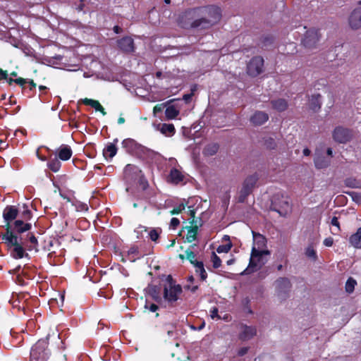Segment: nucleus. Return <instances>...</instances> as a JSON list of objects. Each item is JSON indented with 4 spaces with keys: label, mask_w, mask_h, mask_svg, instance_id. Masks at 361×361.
<instances>
[{
    "label": "nucleus",
    "mask_w": 361,
    "mask_h": 361,
    "mask_svg": "<svg viewBox=\"0 0 361 361\" xmlns=\"http://www.w3.org/2000/svg\"><path fill=\"white\" fill-rule=\"evenodd\" d=\"M253 245L252 247L250 263L241 274H249L261 268L268 261L270 255L267 248V240L261 234L252 231Z\"/></svg>",
    "instance_id": "f257e3e1"
},
{
    "label": "nucleus",
    "mask_w": 361,
    "mask_h": 361,
    "mask_svg": "<svg viewBox=\"0 0 361 361\" xmlns=\"http://www.w3.org/2000/svg\"><path fill=\"white\" fill-rule=\"evenodd\" d=\"M266 145H267V147H269L270 149H274L276 147V143L272 138L269 139L267 141Z\"/></svg>",
    "instance_id": "8fccbe9b"
},
{
    "label": "nucleus",
    "mask_w": 361,
    "mask_h": 361,
    "mask_svg": "<svg viewBox=\"0 0 361 361\" xmlns=\"http://www.w3.org/2000/svg\"><path fill=\"white\" fill-rule=\"evenodd\" d=\"M118 47L125 52H131L134 50L133 40L130 37H125L117 41Z\"/></svg>",
    "instance_id": "9b49d317"
},
{
    "label": "nucleus",
    "mask_w": 361,
    "mask_h": 361,
    "mask_svg": "<svg viewBox=\"0 0 361 361\" xmlns=\"http://www.w3.org/2000/svg\"><path fill=\"white\" fill-rule=\"evenodd\" d=\"M275 286L279 292H283L290 288V283L288 279L281 278L276 281Z\"/></svg>",
    "instance_id": "aec40b11"
},
{
    "label": "nucleus",
    "mask_w": 361,
    "mask_h": 361,
    "mask_svg": "<svg viewBox=\"0 0 361 361\" xmlns=\"http://www.w3.org/2000/svg\"><path fill=\"white\" fill-rule=\"evenodd\" d=\"M258 180V176L257 174H252L247 176L243 183V186L252 190Z\"/></svg>",
    "instance_id": "412c9836"
},
{
    "label": "nucleus",
    "mask_w": 361,
    "mask_h": 361,
    "mask_svg": "<svg viewBox=\"0 0 361 361\" xmlns=\"http://www.w3.org/2000/svg\"><path fill=\"white\" fill-rule=\"evenodd\" d=\"M247 352V348H242L238 351V355L242 356Z\"/></svg>",
    "instance_id": "13d9d810"
},
{
    "label": "nucleus",
    "mask_w": 361,
    "mask_h": 361,
    "mask_svg": "<svg viewBox=\"0 0 361 361\" xmlns=\"http://www.w3.org/2000/svg\"><path fill=\"white\" fill-rule=\"evenodd\" d=\"M320 39L319 30L314 28L307 30L302 40L303 46L308 49L317 48Z\"/></svg>",
    "instance_id": "39448f33"
},
{
    "label": "nucleus",
    "mask_w": 361,
    "mask_h": 361,
    "mask_svg": "<svg viewBox=\"0 0 361 361\" xmlns=\"http://www.w3.org/2000/svg\"><path fill=\"white\" fill-rule=\"evenodd\" d=\"M117 152V148L115 145L109 144L104 149V155L105 157L112 158Z\"/></svg>",
    "instance_id": "c85d7f7f"
},
{
    "label": "nucleus",
    "mask_w": 361,
    "mask_h": 361,
    "mask_svg": "<svg viewBox=\"0 0 361 361\" xmlns=\"http://www.w3.org/2000/svg\"><path fill=\"white\" fill-rule=\"evenodd\" d=\"M169 178L172 183L178 184L184 180L185 175L179 169L173 168L171 170Z\"/></svg>",
    "instance_id": "f3484780"
},
{
    "label": "nucleus",
    "mask_w": 361,
    "mask_h": 361,
    "mask_svg": "<svg viewBox=\"0 0 361 361\" xmlns=\"http://www.w3.org/2000/svg\"><path fill=\"white\" fill-rule=\"evenodd\" d=\"M152 298H154L157 302H159L160 301H161V298L159 296L157 295H152Z\"/></svg>",
    "instance_id": "338daca9"
},
{
    "label": "nucleus",
    "mask_w": 361,
    "mask_h": 361,
    "mask_svg": "<svg viewBox=\"0 0 361 361\" xmlns=\"http://www.w3.org/2000/svg\"><path fill=\"white\" fill-rule=\"evenodd\" d=\"M185 209V207L183 204H180L178 207L174 208L173 210L171 211V214H178L181 212L182 210Z\"/></svg>",
    "instance_id": "a18cd8bd"
},
{
    "label": "nucleus",
    "mask_w": 361,
    "mask_h": 361,
    "mask_svg": "<svg viewBox=\"0 0 361 361\" xmlns=\"http://www.w3.org/2000/svg\"><path fill=\"white\" fill-rule=\"evenodd\" d=\"M24 216L26 219H30V212L28 209H26L24 212Z\"/></svg>",
    "instance_id": "e2e57ef3"
},
{
    "label": "nucleus",
    "mask_w": 361,
    "mask_h": 361,
    "mask_svg": "<svg viewBox=\"0 0 361 361\" xmlns=\"http://www.w3.org/2000/svg\"><path fill=\"white\" fill-rule=\"evenodd\" d=\"M330 164V159L324 156L318 155L314 159V165L317 169L326 168Z\"/></svg>",
    "instance_id": "393cba45"
},
{
    "label": "nucleus",
    "mask_w": 361,
    "mask_h": 361,
    "mask_svg": "<svg viewBox=\"0 0 361 361\" xmlns=\"http://www.w3.org/2000/svg\"><path fill=\"white\" fill-rule=\"evenodd\" d=\"M269 119L268 114L262 111H257L250 118V121L255 126H261Z\"/></svg>",
    "instance_id": "dca6fc26"
},
{
    "label": "nucleus",
    "mask_w": 361,
    "mask_h": 361,
    "mask_svg": "<svg viewBox=\"0 0 361 361\" xmlns=\"http://www.w3.org/2000/svg\"><path fill=\"white\" fill-rule=\"evenodd\" d=\"M257 334V330L253 326H242L240 332V338L244 341L250 340Z\"/></svg>",
    "instance_id": "ddd939ff"
},
{
    "label": "nucleus",
    "mask_w": 361,
    "mask_h": 361,
    "mask_svg": "<svg viewBox=\"0 0 361 361\" xmlns=\"http://www.w3.org/2000/svg\"><path fill=\"white\" fill-rule=\"evenodd\" d=\"M333 243H334V240H333V238H325L324 240V245L326 247L332 246Z\"/></svg>",
    "instance_id": "603ef678"
},
{
    "label": "nucleus",
    "mask_w": 361,
    "mask_h": 361,
    "mask_svg": "<svg viewBox=\"0 0 361 361\" xmlns=\"http://www.w3.org/2000/svg\"><path fill=\"white\" fill-rule=\"evenodd\" d=\"M137 252V249L136 247H131L128 250V254H135Z\"/></svg>",
    "instance_id": "0e129e2a"
},
{
    "label": "nucleus",
    "mask_w": 361,
    "mask_h": 361,
    "mask_svg": "<svg viewBox=\"0 0 361 361\" xmlns=\"http://www.w3.org/2000/svg\"><path fill=\"white\" fill-rule=\"evenodd\" d=\"M149 235L152 241H156L159 236V233L157 229H152L149 232Z\"/></svg>",
    "instance_id": "79ce46f5"
},
{
    "label": "nucleus",
    "mask_w": 361,
    "mask_h": 361,
    "mask_svg": "<svg viewBox=\"0 0 361 361\" xmlns=\"http://www.w3.org/2000/svg\"><path fill=\"white\" fill-rule=\"evenodd\" d=\"M125 123V118L123 117H119L118 119V124H123Z\"/></svg>",
    "instance_id": "774afa93"
},
{
    "label": "nucleus",
    "mask_w": 361,
    "mask_h": 361,
    "mask_svg": "<svg viewBox=\"0 0 361 361\" xmlns=\"http://www.w3.org/2000/svg\"><path fill=\"white\" fill-rule=\"evenodd\" d=\"M159 130L162 134L166 136H171L175 133V128L173 124L163 123L160 125Z\"/></svg>",
    "instance_id": "a878e982"
},
{
    "label": "nucleus",
    "mask_w": 361,
    "mask_h": 361,
    "mask_svg": "<svg viewBox=\"0 0 361 361\" xmlns=\"http://www.w3.org/2000/svg\"><path fill=\"white\" fill-rule=\"evenodd\" d=\"M182 293V288L180 285L176 284L172 277L169 275L166 279V283L164 286V300L168 303L173 304L179 299Z\"/></svg>",
    "instance_id": "7ed1b4c3"
},
{
    "label": "nucleus",
    "mask_w": 361,
    "mask_h": 361,
    "mask_svg": "<svg viewBox=\"0 0 361 361\" xmlns=\"http://www.w3.org/2000/svg\"><path fill=\"white\" fill-rule=\"evenodd\" d=\"M18 209L13 206H8L6 207L3 212V217L5 221V225H4V228L7 232V226H8L12 231V224L11 222L15 220L18 216Z\"/></svg>",
    "instance_id": "6e6552de"
},
{
    "label": "nucleus",
    "mask_w": 361,
    "mask_h": 361,
    "mask_svg": "<svg viewBox=\"0 0 361 361\" xmlns=\"http://www.w3.org/2000/svg\"><path fill=\"white\" fill-rule=\"evenodd\" d=\"M145 307L148 308L149 310V311H151L152 312H156L158 309L157 305H154V304H151L149 307L147 306V304H146Z\"/></svg>",
    "instance_id": "6e6d98bb"
},
{
    "label": "nucleus",
    "mask_w": 361,
    "mask_h": 361,
    "mask_svg": "<svg viewBox=\"0 0 361 361\" xmlns=\"http://www.w3.org/2000/svg\"><path fill=\"white\" fill-rule=\"evenodd\" d=\"M232 243L231 242H228L226 243L225 245H219L216 249V252L218 253H227L230 251Z\"/></svg>",
    "instance_id": "4c0bfd02"
},
{
    "label": "nucleus",
    "mask_w": 361,
    "mask_h": 361,
    "mask_svg": "<svg viewBox=\"0 0 361 361\" xmlns=\"http://www.w3.org/2000/svg\"><path fill=\"white\" fill-rule=\"evenodd\" d=\"M210 317L213 319H221V317L218 314V309L216 307H214L212 309H211Z\"/></svg>",
    "instance_id": "37998d69"
},
{
    "label": "nucleus",
    "mask_w": 361,
    "mask_h": 361,
    "mask_svg": "<svg viewBox=\"0 0 361 361\" xmlns=\"http://www.w3.org/2000/svg\"><path fill=\"white\" fill-rule=\"evenodd\" d=\"M212 262L213 264V267L214 268H219L221 267V259L216 255L215 252H212Z\"/></svg>",
    "instance_id": "58836bf2"
},
{
    "label": "nucleus",
    "mask_w": 361,
    "mask_h": 361,
    "mask_svg": "<svg viewBox=\"0 0 361 361\" xmlns=\"http://www.w3.org/2000/svg\"><path fill=\"white\" fill-rule=\"evenodd\" d=\"M188 212L190 213V214L191 216V217L189 219V220L190 221V223L193 224L195 223L194 218H195V212L194 209H191L190 207H189Z\"/></svg>",
    "instance_id": "3c124183"
},
{
    "label": "nucleus",
    "mask_w": 361,
    "mask_h": 361,
    "mask_svg": "<svg viewBox=\"0 0 361 361\" xmlns=\"http://www.w3.org/2000/svg\"><path fill=\"white\" fill-rule=\"evenodd\" d=\"M191 97H192V94H185V95L183 96V99H184L185 102H188V101L191 99Z\"/></svg>",
    "instance_id": "680f3d73"
},
{
    "label": "nucleus",
    "mask_w": 361,
    "mask_h": 361,
    "mask_svg": "<svg viewBox=\"0 0 361 361\" xmlns=\"http://www.w3.org/2000/svg\"><path fill=\"white\" fill-rule=\"evenodd\" d=\"M140 171L137 166L132 164H128L124 169V175L126 178L132 179L136 176Z\"/></svg>",
    "instance_id": "6ab92c4d"
},
{
    "label": "nucleus",
    "mask_w": 361,
    "mask_h": 361,
    "mask_svg": "<svg viewBox=\"0 0 361 361\" xmlns=\"http://www.w3.org/2000/svg\"><path fill=\"white\" fill-rule=\"evenodd\" d=\"M83 103L86 105H89V106H91L92 107H93L96 111H100L104 116H105L106 114V111H104V109L103 108V106L100 104V103L97 101V100H94V99H87V98H85L84 100H83Z\"/></svg>",
    "instance_id": "4be33fe9"
},
{
    "label": "nucleus",
    "mask_w": 361,
    "mask_h": 361,
    "mask_svg": "<svg viewBox=\"0 0 361 361\" xmlns=\"http://www.w3.org/2000/svg\"><path fill=\"white\" fill-rule=\"evenodd\" d=\"M180 257L181 259H183V258H186L187 259H188L191 264L195 265V263L196 262H197L196 259H195V253L190 250H187L185 252V255H180Z\"/></svg>",
    "instance_id": "f704fd0d"
},
{
    "label": "nucleus",
    "mask_w": 361,
    "mask_h": 361,
    "mask_svg": "<svg viewBox=\"0 0 361 361\" xmlns=\"http://www.w3.org/2000/svg\"><path fill=\"white\" fill-rule=\"evenodd\" d=\"M32 225L29 223H24L22 220H16L12 224V231L19 233H24L31 229Z\"/></svg>",
    "instance_id": "2eb2a0df"
},
{
    "label": "nucleus",
    "mask_w": 361,
    "mask_h": 361,
    "mask_svg": "<svg viewBox=\"0 0 361 361\" xmlns=\"http://www.w3.org/2000/svg\"><path fill=\"white\" fill-rule=\"evenodd\" d=\"M350 243L353 247L361 248V227L350 237Z\"/></svg>",
    "instance_id": "5701e85b"
},
{
    "label": "nucleus",
    "mask_w": 361,
    "mask_h": 361,
    "mask_svg": "<svg viewBox=\"0 0 361 361\" xmlns=\"http://www.w3.org/2000/svg\"><path fill=\"white\" fill-rule=\"evenodd\" d=\"M166 116L168 119H173L179 114V109L175 106H169L165 111Z\"/></svg>",
    "instance_id": "cd10ccee"
},
{
    "label": "nucleus",
    "mask_w": 361,
    "mask_h": 361,
    "mask_svg": "<svg viewBox=\"0 0 361 361\" xmlns=\"http://www.w3.org/2000/svg\"><path fill=\"white\" fill-rule=\"evenodd\" d=\"M205 12L209 15L210 18L207 22L208 24L216 23L221 17V11L218 7L212 6L204 9Z\"/></svg>",
    "instance_id": "4468645a"
},
{
    "label": "nucleus",
    "mask_w": 361,
    "mask_h": 361,
    "mask_svg": "<svg viewBox=\"0 0 361 361\" xmlns=\"http://www.w3.org/2000/svg\"><path fill=\"white\" fill-rule=\"evenodd\" d=\"M0 74H1L2 78L7 79V78H8L7 71H3V70H0Z\"/></svg>",
    "instance_id": "052dcab7"
},
{
    "label": "nucleus",
    "mask_w": 361,
    "mask_h": 361,
    "mask_svg": "<svg viewBox=\"0 0 361 361\" xmlns=\"http://www.w3.org/2000/svg\"><path fill=\"white\" fill-rule=\"evenodd\" d=\"M349 24L353 29L361 27V8L355 9L349 18Z\"/></svg>",
    "instance_id": "f8f14e48"
},
{
    "label": "nucleus",
    "mask_w": 361,
    "mask_h": 361,
    "mask_svg": "<svg viewBox=\"0 0 361 361\" xmlns=\"http://www.w3.org/2000/svg\"><path fill=\"white\" fill-rule=\"evenodd\" d=\"M264 60L260 56L252 58L247 64V71L251 76H257L263 71Z\"/></svg>",
    "instance_id": "0eeeda50"
},
{
    "label": "nucleus",
    "mask_w": 361,
    "mask_h": 361,
    "mask_svg": "<svg viewBox=\"0 0 361 361\" xmlns=\"http://www.w3.org/2000/svg\"><path fill=\"white\" fill-rule=\"evenodd\" d=\"M197 288L198 286L197 285L191 286L190 284H187L185 286V288L190 290L192 293H195L197 290Z\"/></svg>",
    "instance_id": "864d4df0"
},
{
    "label": "nucleus",
    "mask_w": 361,
    "mask_h": 361,
    "mask_svg": "<svg viewBox=\"0 0 361 361\" xmlns=\"http://www.w3.org/2000/svg\"><path fill=\"white\" fill-rule=\"evenodd\" d=\"M47 345L46 340H39L31 349L30 361H46L49 357Z\"/></svg>",
    "instance_id": "20e7f679"
},
{
    "label": "nucleus",
    "mask_w": 361,
    "mask_h": 361,
    "mask_svg": "<svg viewBox=\"0 0 361 361\" xmlns=\"http://www.w3.org/2000/svg\"><path fill=\"white\" fill-rule=\"evenodd\" d=\"M1 238L13 258L18 259L27 255L23 246L21 239L13 233L8 226H7V232L1 234Z\"/></svg>",
    "instance_id": "f03ea898"
},
{
    "label": "nucleus",
    "mask_w": 361,
    "mask_h": 361,
    "mask_svg": "<svg viewBox=\"0 0 361 361\" xmlns=\"http://www.w3.org/2000/svg\"><path fill=\"white\" fill-rule=\"evenodd\" d=\"M13 82H15L16 83L19 84L20 85H23L26 82V80L22 78H19L15 80L10 78L9 83H11Z\"/></svg>",
    "instance_id": "49530a36"
},
{
    "label": "nucleus",
    "mask_w": 361,
    "mask_h": 361,
    "mask_svg": "<svg viewBox=\"0 0 361 361\" xmlns=\"http://www.w3.org/2000/svg\"><path fill=\"white\" fill-rule=\"evenodd\" d=\"M205 21H206V20H205V19H203V18H202V19H200V20H199V22H197V21L194 22V23H192V26H194V27L200 26V25H201V24H202L203 22H205Z\"/></svg>",
    "instance_id": "bf43d9fd"
},
{
    "label": "nucleus",
    "mask_w": 361,
    "mask_h": 361,
    "mask_svg": "<svg viewBox=\"0 0 361 361\" xmlns=\"http://www.w3.org/2000/svg\"><path fill=\"white\" fill-rule=\"evenodd\" d=\"M331 224L336 227H337V231H339V223L337 217L334 216L331 219Z\"/></svg>",
    "instance_id": "4d7b16f0"
},
{
    "label": "nucleus",
    "mask_w": 361,
    "mask_h": 361,
    "mask_svg": "<svg viewBox=\"0 0 361 361\" xmlns=\"http://www.w3.org/2000/svg\"><path fill=\"white\" fill-rule=\"evenodd\" d=\"M302 152L305 156H309L310 154V150L307 148L304 149Z\"/></svg>",
    "instance_id": "69168bd1"
},
{
    "label": "nucleus",
    "mask_w": 361,
    "mask_h": 361,
    "mask_svg": "<svg viewBox=\"0 0 361 361\" xmlns=\"http://www.w3.org/2000/svg\"><path fill=\"white\" fill-rule=\"evenodd\" d=\"M352 135L349 130L337 127L333 133L334 140L340 143H345L351 139Z\"/></svg>",
    "instance_id": "1a4fd4ad"
},
{
    "label": "nucleus",
    "mask_w": 361,
    "mask_h": 361,
    "mask_svg": "<svg viewBox=\"0 0 361 361\" xmlns=\"http://www.w3.org/2000/svg\"><path fill=\"white\" fill-rule=\"evenodd\" d=\"M321 97L319 94H315L311 96L309 99V106L311 109L316 111L320 109L322 104Z\"/></svg>",
    "instance_id": "a211bd4d"
},
{
    "label": "nucleus",
    "mask_w": 361,
    "mask_h": 361,
    "mask_svg": "<svg viewBox=\"0 0 361 361\" xmlns=\"http://www.w3.org/2000/svg\"><path fill=\"white\" fill-rule=\"evenodd\" d=\"M274 210L279 212L281 216H286L291 211V206L288 197L282 196L281 200L275 197L273 200Z\"/></svg>",
    "instance_id": "423d86ee"
},
{
    "label": "nucleus",
    "mask_w": 361,
    "mask_h": 361,
    "mask_svg": "<svg viewBox=\"0 0 361 361\" xmlns=\"http://www.w3.org/2000/svg\"><path fill=\"white\" fill-rule=\"evenodd\" d=\"M251 190L242 185V188L239 190L238 200L240 202H243L247 197L251 193Z\"/></svg>",
    "instance_id": "7c9ffc66"
},
{
    "label": "nucleus",
    "mask_w": 361,
    "mask_h": 361,
    "mask_svg": "<svg viewBox=\"0 0 361 361\" xmlns=\"http://www.w3.org/2000/svg\"><path fill=\"white\" fill-rule=\"evenodd\" d=\"M180 221L177 218H172L170 223V227L175 229L179 224Z\"/></svg>",
    "instance_id": "de8ad7c7"
},
{
    "label": "nucleus",
    "mask_w": 361,
    "mask_h": 361,
    "mask_svg": "<svg viewBox=\"0 0 361 361\" xmlns=\"http://www.w3.org/2000/svg\"><path fill=\"white\" fill-rule=\"evenodd\" d=\"M75 209L77 211H87L88 209V207L86 204L78 202L75 204Z\"/></svg>",
    "instance_id": "c03bdc74"
},
{
    "label": "nucleus",
    "mask_w": 361,
    "mask_h": 361,
    "mask_svg": "<svg viewBox=\"0 0 361 361\" xmlns=\"http://www.w3.org/2000/svg\"><path fill=\"white\" fill-rule=\"evenodd\" d=\"M166 107V104H157L153 109V114L154 116H157V114L159 112H161Z\"/></svg>",
    "instance_id": "a19ab883"
},
{
    "label": "nucleus",
    "mask_w": 361,
    "mask_h": 361,
    "mask_svg": "<svg viewBox=\"0 0 361 361\" xmlns=\"http://www.w3.org/2000/svg\"><path fill=\"white\" fill-rule=\"evenodd\" d=\"M72 156V150L67 145L62 146L59 152V158L63 161L68 160Z\"/></svg>",
    "instance_id": "b1692460"
},
{
    "label": "nucleus",
    "mask_w": 361,
    "mask_h": 361,
    "mask_svg": "<svg viewBox=\"0 0 361 361\" xmlns=\"http://www.w3.org/2000/svg\"><path fill=\"white\" fill-rule=\"evenodd\" d=\"M195 271L198 274L202 280H205L207 279V274L204 268L203 263L201 262H196L195 265Z\"/></svg>",
    "instance_id": "c756f323"
},
{
    "label": "nucleus",
    "mask_w": 361,
    "mask_h": 361,
    "mask_svg": "<svg viewBox=\"0 0 361 361\" xmlns=\"http://www.w3.org/2000/svg\"><path fill=\"white\" fill-rule=\"evenodd\" d=\"M357 285L356 281L353 278H349L345 285V291L348 293H352L354 291L355 287Z\"/></svg>",
    "instance_id": "2f4dec72"
},
{
    "label": "nucleus",
    "mask_w": 361,
    "mask_h": 361,
    "mask_svg": "<svg viewBox=\"0 0 361 361\" xmlns=\"http://www.w3.org/2000/svg\"><path fill=\"white\" fill-rule=\"evenodd\" d=\"M219 147L216 144H209L204 149V154L206 155H213L218 151Z\"/></svg>",
    "instance_id": "473e14b6"
},
{
    "label": "nucleus",
    "mask_w": 361,
    "mask_h": 361,
    "mask_svg": "<svg viewBox=\"0 0 361 361\" xmlns=\"http://www.w3.org/2000/svg\"><path fill=\"white\" fill-rule=\"evenodd\" d=\"M353 200L356 203L361 204V193H354L353 195Z\"/></svg>",
    "instance_id": "09e8293b"
},
{
    "label": "nucleus",
    "mask_w": 361,
    "mask_h": 361,
    "mask_svg": "<svg viewBox=\"0 0 361 361\" xmlns=\"http://www.w3.org/2000/svg\"><path fill=\"white\" fill-rule=\"evenodd\" d=\"M28 267H24L21 269L20 266L17 267L13 270L9 271L10 274H16V281L20 285H24L25 281L23 279V276H25L27 279H31L32 276L28 274L27 269Z\"/></svg>",
    "instance_id": "9d476101"
},
{
    "label": "nucleus",
    "mask_w": 361,
    "mask_h": 361,
    "mask_svg": "<svg viewBox=\"0 0 361 361\" xmlns=\"http://www.w3.org/2000/svg\"><path fill=\"white\" fill-rule=\"evenodd\" d=\"M197 226H195L193 228L188 230V233L186 235V240H188V242L191 243L195 240L196 235H197Z\"/></svg>",
    "instance_id": "c9c22d12"
},
{
    "label": "nucleus",
    "mask_w": 361,
    "mask_h": 361,
    "mask_svg": "<svg viewBox=\"0 0 361 361\" xmlns=\"http://www.w3.org/2000/svg\"><path fill=\"white\" fill-rule=\"evenodd\" d=\"M134 143V141L131 139H126V140H124L122 142V145L123 147H128L129 145H133Z\"/></svg>",
    "instance_id": "5fc2aeb1"
},
{
    "label": "nucleus",
    "mask_w": 361,
    "mask_h": 361,
    "mask_svg": "<svg viewBox=\"0 0 361 361\" xmlns=\"http://www.w3.org/2000/svg\"><path fill=\"white\" fill-rule=\"evenodd\" d=\"M274 109L279 111H283L288 107L287 102L283 99H279L271 102Z\"/></svg>",
    "instance_id": "bb28decb"
},
{
    "label": "nucleus",
    "mask_w": 361,
    "mask_h": 361,
    "mask_svg": "<svg viewBox=\"0 0 361 361\" xmlns=\"http://www.w3.org/2000/svg\"><path fill=\"white\" fill-rule=\"evenodd\" d=\"M305 254L308 257H310L312 259H316V258H317L316 251L314 250V249L313 248L312 246H308L307 247Z\"/></svg>",
    "instance_id": "ea45409f"
},
{
    "label": "nucleus",
    "mask_w": 361,
    "mask_h": 361,
    "mask_svg": "<svg viewBox=\"0 0 361 361\" xmlns=\"http://www.w3.org/2000/svg\"><path fill=\"white\" fill-rule=\"evenodd\" d=\"M48 167L54 172H57L61 168V162L57 158H54L48 163Z\"/></svg>",
    "instance_id": "72a5a7b5"
},
{
    "label": "nucleus",
    "mask_w": 361,
    "mask_h": 361,
    "mask_svg": "<svg viewBox=\"0 0 361 361\" xmlns=\"http://www.w3.org/2000/svg\"><path fill=\"white\" fill-rule=\"evenodd\" d=\"M28 240L30 243V245L28 246V250H37L38 243H37V240L35 238V236L33 234H29L28 235Z\"/></svg>",
    "instance_id": "e433bc0d"
}]
</instances>
